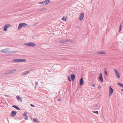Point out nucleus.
<instances>
[{"mask_svg":"<svg viewBox=\"0 0 123 123\" xmlns=\"http://www.w3.org/2000/svg\"><path fill=\"white\" fill-rule=\"evenodd\" d=\"M1 52L3 53L7 54L9 52L8 49H2L1 50Z\"/></svg>","mask_w":123,"mask_h":123,"instance_id":"nucleus-6","label":"nucleus"},{"mask_svg":"<svg viewBox=\"0 0 123 123\" xmlns=\"http://www.w3.org/2000/svg\"><path fill=\"white\" fill-rule=\"evenodd\" d=\"M117 84L119 85H120L121 86L122 84H121L120 83H118Z\"/></svg>","mask_w":123,"mask_h":123,"instance_id":"nucleus-30","label":"nucleus"},{"mask_svg":"<svg viewBox=\"0 0 123 123\" xmlns=\"http://www.w3.org/2000/svg\"><path fill=\"white\" fill-rule=\"evenodd\" d=\"M35 87H36L38 85V84L37 82H36L35 83Z\"/></svg>","mask_w":123,"mask_h":123,"instance_id":"nucleus-25","label":"nucleus"},{"mask_svg":"<svg viewBox=\"0 0 123 123\" xmlns=\"http://www.w3.org/2000/svg\"><path fill=\"white\" fill-rule=\"evenodd\" d=\"M38 4H42L43 5V2H39L38 3Z\"/></svg>","mask_w":123,"mask_h":123,"instance_id":"nucleus-27","label":"nucleus"},{"mask_svg":"<svg viewBox=\"0 0 123 123\" xmlns=\"http://www.w3.org/2000/svg\"><path fill=\"white\" fill-rule=\"evenodd\" d=\"M95 85L94 84H93L92 85V86H93L94 87H95Z\"/></svg>","mask_w":123,"mask_h":123,"instance_id":"nucleus-33","label":"nucleus"},{"mask_svg":"<svg viewBox=\"0 0 123 123\" xmlns=\"http://www.w3.org/2000/svg\"><path fill=\"white\" fill-rule=\"evenodd\" d=\"M71 78L73 81L75 78V76L74 74H72L71 75Z\"/></svg>","mask_w":123,"mask_h":123,"instance_id":"nucleus-14","label":"nucleus"},{"mask_svg":"<svg viewBox=\"0 0 123 123\" xmlns=\"http://www.w3.org/2000/svg\"><path fill=\"white\" fill-rule=\"evenodd\" d=\"M84 17V14L83 12L80 15V18H79V19L81 21L82 20Z\"/></svg>","mask_w":123,"mask_h":123,"instance_id":"nucleus-8","label":"nucleus"},{"mask_svg":"<svg viewBox=\"0 0 123 123\" xmlns=\"http://www.w3.org/2000/svg\"><path fill=\"white\" fill-rule=\"evenodd\" d=\"M31 106H33V107H35V106H34V105H33L32 104H31Z\"/></svg>","mask_w":123,"mask_h":123,"instance_id":"nucleus-32","label":"nucleus"},{"mask_svg":"<svg viewBox=\"0 0 123 123\" xmlns=\"http://www.w3.org/2000/svg\"><path fill=\"white\" fill-rule=\"evenodd\" d=\"M121 91H123V89Z\"/></svg>","mask_w":123,"mask_h":123,"instance_id":"nucleus-36","label":"nucleus"},{"mask_svg":"<svg viewBox=\"0 0 123 123\" xmlns=\"http://www.w3.org/2000/svg\"><path fill=\"white\" fill-rule=\"evenodd\" d=\"M27 24L25 23L19 24L18 29L19 30H20L22 27H25L27 26Z\"/></svg>","mask_w":123,"mask_h":123,"instance_id":"nucleus-1","label":"nucleus"},{"mask_svg":"<svg viewBox=\"0 0 123 123\" xmlns=\"http://www.w3.org/2000/svg\"><path fill=\"white\" fill-rule=\"evenodd\" d=\"M97 104H96V106H97Z\"/></svg>","mask_w":123,"mask_h":123,"instance_id":"nucleus-37","label":"nucleus"},{"mask_svg":"<svg viewBox=\"0 0 123 123\" xmlns=\"http://www.w3.org/2000/svg\"><path fill=\"white\" fill-rule=\"evenodd\" d=\"M93 112L94 113H96L97 114H98V111H93Z\"/></svg>","mask_w":123,"mask_h":123,"instance_id":"nucleus-26","label":"nucleus"},{"mask_svg":"<svg viewBox=\"0 0 123 123\" xmlns=\"http://www.w3.org/2000/svg\"><path fill=\"white\" fill-rule=\"evenodd\" d=\"M80 85L81 86L84 84L83 80L82 78H81L80 80Z\"/></svg>","mask_w":123,"mask_h":123,"instance_id":"nucleus-13","label":"nucleus"},{"mask_svg":"<svg viewBox=\"0 0 123 123\" xmlns=\"http://www.w3.org/2000/svg\"><path fill=\"white\" fill-rule=\"evenodd\" d=\"M16 98L18 100V101H21V102H22V100L21 98L18 96H16Z\"/></svg>","mask_w":123,"mask_h":123,"instance_id":"nucleus-12","label":"nucleus"},{"mask_svg":"<svg viewBox=\"0 0 123 123\" xmlns=\"http://www.w3.org/2000/svg\"><path fill=\"white\" fill-rule=\"evenodd\" d=\"M25 44L27 46H31V43H27L26 44L25 43Z\"/></svg>","mask_w":123,"mask_h":123,"instance_id":"nucleus-22","label":"nucleus"},{"mask_svg":"<svg viewBox=\"0 0 123 123\" xmlns=\"http://www.w3.org/2000/svg\"><path fill=\"white\" fill-rule=\"evenodd\" d=\"M113 90L111 86L109 87V96H111L113 93Z\"/></svg>","mask_w":123,"mask_h":123,"instance_id":"nucleus-5","label":"nucleus"},{"mask_svg":"<svg viewBox=\"0 0 123 123\" xmlns=\"http://www.w3.org/2000/svg\"><path fill=\"white\" fill-rule=\"evenodd\" d=\"M101 87V86L100 85H98V88L99 89H100Z\"/></svg>","mask_w":123,"mask_h":123,"instance_id":"nucleus-29","label":"nucleus"},{"mask_svg":"<svg viewBox=\"0 0 123 123\" xmlns=\"http://www.w3.org/2000/svg\"><path fill=\"white\" fill-rule=\"evenodd\" d=\"M5 74H10V71L8 70L6 71L5 73Z\"/></svg>","mask_w":123,"mask_h":123,"instance_id":"nucleus-21","label":"nucleus"},{"mask_svg":"<svg viewBox=\"0 0 123 123\" xmlns=\"http://www.w3.org/2000/svg\"><path fill=\"white\" fill-rule=\"evenodd\" d=\"M67 19V17H64V16L62 18V20L64 21H66Z\"/></svg>","mask_w":123,"mask_h":123,"instance_id":"nucleus-17","label":"nucleus"},{"mask_svg":"<svg viewBox=\"0 0 123 123\" xmlns=\"http://www.w3.org/2000/svg\"><path fill=\"white\" fill-rule=\"evenodd\" d=\"M60 99H58V101H60Z\"/></svg>","mask_w":123,"mask_h":123,"instance_id":"nucleus-35","label":"nucleus"},{"mask_svg":"<svg viewBox=\"0 0 123 123\" xmlns=\"http://www.w3.org/2000/svg\"><path fill=\"white\" fill-rule=\"evenodd\" d=\"M50 1L49 0H45L44 2H43V6H44L48 4Z\"/></svg>","mask_w":123,"mask_h":123,"instance_id":"nucleus-10","label":"nucleus"},{"mask_svg":"<svg viewBox=\"0 0 123 123\" xmlns=\"http://www.w3.org/2000/svg\"><path fill=\"white\" fill-rule=\"evenodd\" d=\"M68 80L69 81H71L70 79V77L69 76H68Z\"/></svg>","mask_w":123,"mask_h":123,"instance_id":"nucleus-28","label":"nucleus"},{"mask_svg":"<svg viewBox=\"0 0 123 123\" xmlns=\"http://www.w3.org/2000/svg\"><path fill=\"white\" fill-rule=\"evenodd\" d=\"M35 46V44L31 43V46Z\"/></svg>","mask_w":123,"mask_h":123,"instance_id":"nucleus-23","label":"nucleus"},{"mask_svg":"<svg viewBox=\"0 0 123 123\" xmlns=\"http://www.w3.org/2000/svg\"><path fill=\"white\" fill-rule=\"evenodd\" d=\"M105 74L106 75H108V73H107V71L106 70H105Z\"/></svg>","mask_w":123,"mask_h":123,"instance_id":"nucleus-24","label":"nucleus"},{"mask_svg":"<svg viewBox=\"0 0 123 123\" xmlns=\"http://www.w3.org/2000/svg\"><path fill=\"white\" fill-rule=\"evenodd\" d=\"M121 86L123 88V85H121Z\"/></svg>","mask_w":123,"mask_h":123,"instance_id":"nucleus-34","label":"nucleus"},{"mask_svg":"<svg viewBox=\"0 0 123 123\" xmlns=\"http://www.w3.org/2000/svg\"><path fill=\"white\" fill-rule=\"evenodd\" d=\"M23 116H25V119L26 120H27L28 119V117L27 115H26L25 114H23Z\"/></svg>","mask_w":123,"mask_h":123,"instance_id":"nucleus-19","label":"nucleus"},{"mask_svg":"<svg viewBox=\"0 0 123 123\" xmlns=\"http://www.w3.org/2000/svg\"><path fill=\"white\" fill-rule=\"evenodd\" d=\"M33 120L36 122H39L37 118H34V119H33Z\"/></svg>","mask_w":123,"mask_h":123,"instance_id":"nucleus-20","label":"nucleus"},{"mask_svg":"<svg viewBox=\"0 0 123 123\" xmlns=\"http://www.w3.org/2000/svg\"><path fill=\"white\" fill-rule=\"evenodd\" d=\"M30 72V71H28L24 73H22V75H26V74H28Z\"/></svg>","mask_w":123,"mask_h":123,"instance_id":"nucleus-15","label":"nucleus"},{"mask_svg":"<svg viewBox=\"0 0 123 123\" xmlns=\"http://www.w3.org/2000/svg\"><path fill=\"white\" fill-rule=\"evenodd\" d=\"M17 113V112L14 111H12L11 114L10 116H11L14 117L15 116Z\"/></svg>","mask_w":123,"mask_h":123,"instance_id":"nucleus-9","label":"nucleus"},{"mask_svg":"<svg viewBox=\"0 0 123 123\" xmlns=\"http://www.w3.org/2000/svg\"><path fill=\"white\" fill-rule=\"evenodd\" d=\"M113 70L115 74L116 77L118 78H120V76L117 70L115 69H113Z\"/></svg>","mask_w":123,"mask_h":123,"instance_id":"nucleus-3","label":"nucleus"},{"mask_svg":"<svg viewBox=\"0 0 123 123\" xmlns=\"http://www.w3.org/2000/svg\"><path fill=\"white\" fill-rule=\"evenodd\" d=\"M16 71V70H11L10 71V74L14 73Z\"/></svg>","mask_w":123,"mask_h":123,"instance_id":"nucleus-18","label":"nucleus"},{"mask_svg":"<svg viewBox=\"0 0 123 123\" xmlns=\"http://www.w3.org/2000/svg\"><path fill=\"white\" fill-rule=\"evenodd\" d=\"M97 53L98 54L105 55L106 54V52L105 51H100L97 52Z\"/></svg>","mask_w":123,"mask_h":123,"instance_id":"nucleus-11","label":"nucleus"},{"mask_svg":"<svg viewBox=\"0 0 123 123\" xmlns=\"http://www.w3.org/2000/svg\"><path fill=\"white\" fill-rule=\"evenodd\" d=\"M12 107L15 108L18 110L19 111L20 110L19 108L17 106L13 105Z\"/></svg>","mask_w":123,"mask_h":123,"instance_id":"nucleus-16","label":"nucleus"},{"mask_svg":"<svg viewBox=\"0 0 123 123\" xmlns=\"http://www.w3.org/2000/svg\"><path fill=\"white\" fill-rule=\"evenodd\" d=\"M11 26V25L9 24H7L5 25L3 28L4 31H6L7 30V28H9Z\"/></svg>","mask_w":123,"mask_h":123,"instance_id":"nucleus-4","label":"nucleus"},{"mask_svg":"<svg viewBox=\"0 0 123 123\" xmlns=\"http://www.w3.org/2000/svg\"><path fill=\"white\" fill-rule=\"evenodd\" d=\"M26 61V59H15L13 60V62H24Z\"/></svg>","mask_w":123,"mask_h":123,"instance_id":"nucleus-2","label":"nucleus"},{"mask_svg":"<svg viewBox=\"0 0 123 123\" xmlns=\"http://www.w3.org/2000/svg\"><path fill=\"white\" fill-rule=\"evenodd\" d=\"M99 79L101 82H103V79L101 73H100L99 74Z\"/></svg>","mask_w":123,"mask_h":123,"instance_id":"nucleus-7","label":"nucleus"},{"mask_svg":"<svg viewBox=\"0 0 123 123\" xmlns=\"http://www.w3.org/2000/svg\"><path fill=\"white\" fill-rule=\"evenodd\" d=\"M121 25L120 26V30L119 31H120L121 30Z\"/></svg>","mask_w":123,"mask_h":123,"instance_id":"nucleus-31","label":"nucleus"}]
</instances>
